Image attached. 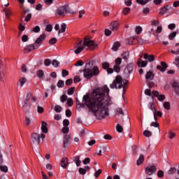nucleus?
<instances>
[{"label":"nucleus","instance_id":"1","mask_svg":"<svg viewBox=\"0 0 179 179\" xmlns=\"http://www.w3.org/2000/svg\"><path fill=\"white\" fill-rule=\"evenodd\" d=\"M110 89L107 85L94 90L92 99L85 95L83 101L88 107L89 111L93 113L96 118L101 120L108 117V106L111 104V98L108 96Z\"/></svg>","mask_w":179,"mask_h":179},{"label":"nucleus","instance_id":"2","mask_svg":"<svg viewBox=\"0 0 179 179\" xmlns=\"http://www.w3.org/2000/svg\"><path fill=\"white\" fill-rule=\"evenodd\" d=\"M90 68H92V69H90ZM83 73L84 78H86V79H92L93 76H99L100 70H99V67L96 66L93 67V62H90L86 64Z\"/></svg>","mask_w":179,"mask_h":179},{"label":"nucleus","instance_id":"3","mask_svg":"<svg viewBox=\"0 0 179 179\" xmlns=\"http://www.w3.org/2000/svg\"><path fill=\"white\" fill-rule=\"evenodd\" d=\"M129 82L127 80H122L120 76H117L113 82L110 85V89H122V94H125V85H128Z\"/></svg>","mask_w":179,"mask_h":179},{"label":"nucleus","instance_id":"4","mask_svg":"<svg viewBox=\"0 0 179 179\" xmlns=\"http://www.w3.org/2000/svg\"><path fill=\"white\" fill-rule=\"evenodd\" d=\"M66 13L75 15V11L72 10L68 6H61L57 10V14L59 15V16H65Z\"/></svg>","mask_w":179,"mask_h":179},{"label":"nucleus","instance_id":"5","mask_svg":"<svg viewBox=\"0 0 179 179\" xmlns=\"http://www.w3.org/2000/svg\"><path fill=\"white\" fill-rule=\"evenodd\" d=\"M40 138L41 139H43V140L45 139V134H41L40 136V134L36 132H34L31 134V138L32 143L34 145H40V142H41Z\"/></svg>","mask_w":179,"mask_h":179},{"label":"nucleus","instance_id":"6","mask_svg":"<svg viewBox=\"0 0 179 179\" xmlns=\"http://www.w3.org/2000/svg\"><path fill=\"white\" fill-rule=\"evenodd\" d=\"M83 45H84L85 48V47H88V48L90 50H94V48H97V44L94 43V41H92L87 38H84Z\"/></svg>","mask_w":179,"mask_h":179},{"label":"nucleus","instance_id":"7","mask_svg":"<svg viewBox=\"0 0 179 179\" xmlns=\"http://www.w3.org/2000/svg\"><path fill=\"white\" fill-rule=\"evenodd\" d=\"M157 170L156 166L155 165L148 166L145 168V174H147V176H153Z\"/></svg>","mask_w":179,"mask_h":179},{"label":"nucleus","instance_id":"8","mask_svg":"<svg viewBox=\"0 0 179 179\" xmlns=\"http://www.w3.org/2000/svg\"><path fill=\"white\" fill-rule=\"evenodd\" d=\"M82 44H83V41H80L77 43L76 46L75 47V48H76V50L74 51L75 54H80L85 50V46H82Z\"/></svg>","mask_w":179,"mask_h":179},{"label":"nucleus","instance_id":"9","mask_svg":"<svg viewBox=\"0 0 179 179\" xmlns=\"http://www.w3.org/2000/svg\"><path fill=\"white\" fill-rule=\"evenodd\" d=\"M55 30L58 31V34H61V33H65V31L66 30V24H65V23L62 24L60 29H59V25L58 24H57L55 26Z\"/></svg>","mask_w":179,"mask_h":179},{"label":"nucleus","instance_id":"10","mask_svg":"<svg viewBox=\"0 0 179 179\" xmlns=\"http://www.w3.org/2000/svg\"><path fill=\"white\" fill-rule=\"evenodd\" d=\"M36 48H38V46L36 47V45L33 44L27 45L24 49V52L25 54H29V52H31V51L36 50Z\"/></svg>","mask_w":179,"mask_h":179},{"label":"nucleus","instance_id":"11","mask_svg":"<svg viewBox=\"0 0 179 179\" xmlns=\"http://www.w3.org/2000/svg\"><path fill=\"white\" fill-rule=\"evenodd\" d=\"M169 68V65L165 62H162L161 65L157 66V69L160 72H166V69Z\"/></svg>","mask_w":179,"mask_h":179},{"label":"nucleus","instance_id":"12","mask_svg":"<svg viewBox=\"0 0 179 179\" xmlns=\"http://www.w3.org/2000/svg\"><path fill=\"white\" fill-rule=\"evenodd\" d=\"M152 94L155 97H157L159 101H164V99H166V96L160 94L157 91H152Z\"/></svg>","mask_w":179,"mask_h":179},{"label":"nucleus","instance_id":"13","mask_svg":"<svg viewBox=\"0 0 179 179\" xmlns=\"http://www.w3.org/2000/svg\"><path fill=\"white\" fill-rule=\"evenodd\" d=\"M31 107V105H30V102H29V100H24V105L22 106V108L24 113H29Z\"/></svg>","mask_w":179,"mask_h":179},{"label":"nucleus","instance_id":"14","mask_svg":"<svg viewBox=\"0 0 179 179\" xmlns=\"http://www.w3.org/2000/svg\"><path fill=\"white\" fill-rule=\"evenodd\" d=\"M118 27H120V22L117 21H114L110 23V29L112 30V31H115L118 30Z\"/></svg>","mask_w":179,"mask_h":179},{"label":"nucleus","instance_id":"15","mask_svg":"<svg viewBox=\"0 0 179 179\" xmlns=\"http://www.w3.org/2000/svg\"><path fill=\"white\" fill-rule=\"evenodd\" d=\"M142 57L143 56L141 55V58L137 61V65L139 66V68H145L148 65V61L142 60Z\"/></svg>","mask_w":179,"mask_h":179},{"label":"nucleus","instance_id":"16","mask_svg":"<svg viewBox=\"0 0 179 179\" xmlns=\"http://www.w3.org/2000/svg\"><path fill=\"white\" fill-rule=\"evenodd\" d=\"M69 141H71V136L66 134L63 140V146L64 148H68V145L70 143Z\"/></svg>","mask_w":179,"mask_h":179},{"label":"nucleus","instance_id":"17","mask_svg":"<svg viewBox=\"0 0 179 179\" xmlns=\"http://www.w3.org/2000/svg\"><path fill=\"white\" fill-rule=\"evenodd\" d=\"M47 35L45 34H42L35 41V44H41L45 40Z\"/></svg>","mask_w":179,"mask_h":179},{"label":"nucleus","instance_id":"18","mask_svg":"<svg viewBox=\"0 0 179 179\" xmlns=\"http://www.w3.org/2000/svg\"><path fill=\"white\" fill-rule=\"evenodd\" d=\"M48 125V124H47V122H42L41 129L42 132H43V134L48 133V128H47Z\"/></svg>","mask_w":179,"mask_h":179},{"label":"nucleus","instance_id":"19","mask_svg":"<svg viewBox=\"0 0 179 179\" xmlns=\"http://www.w3.org/2000/svg\"><path fill=\"white\" fill-rule=\"evenodd\" d=\"M155 78V74L152 71H148L145 74V79L147 80H153Z\"/></svg>","mask_w":179,"mask_h":179},{"label":"nucleus","instance_id":"20","mask_svg":"<svg viewBox=\"0 0 179 179\" xmlns=\"http://www.w3.org/2000/svg\"><path fill=\"white\" fill-rule=\"evenodd\" d=\"M144 59H148V62H153L155 61V55L145 54L143 56Z\"/></svg>","mask_w":179,"mask_h":179},{"label":"nucleus","instance_id":"21","mask_svg":"<svg viewBox=\"0 0 179 179\" xmlns=\"http://www.w3.org/2000/svg\"><path fill=\"white\" fill-rule=\"evenodd\" d=\"M143 162H145V156L143 155H140V157L136 162L137 166H141Z\"/></svg>","mask_w":179,"mask_h":179},{"label":"nucleus","instance_id":"22","mask_svg":"<svg viewBox=\"0 0 179 179\" xmlns=\"http://www.w3.org/2000/svg\"><path fill=\"white\" fill-rule=\"evenodd\" d=\"M132 71H134V63L129 64L125 69V71L127 72V73H131Z\"/></svg>","mask_w":179,"mask_h":179},{"label":"nucleus","instance_id":"23","mask_svg":"<svg viewBox=\"0 0 179 179\" xmlns=\"http://www.w3.org/2000/svg\"><path fill=\"white\" fill-rule=\"evenodd\" d=\"M172 87L173 89H174L175 92L176 93V94H178V90H179V84L177 82H174L172 84Z\"/></svg>","mask_w":179,"mask_h":179},{"label":"nucleus","instance_id":"24","mask_svg":"<svg viewBox=\"0 0 179 179\" xmlns=\"http://www.w3.org/2000/svg\"><path fill=\"white\" fill-rule=\"evenodd\" d=\"M61 166L63 169H66V166H68V158H63L61 161Z\"/></svg>","mask_w":179,"mask_h":179},{"label":"nucleus","instance_id":"25","mask_svg":"<svg viewBox=\"0 0 179 179\" xmlns=\"http://www.w3.org/2000/svg\"><path fill=\"white\" fill-rule=\"evenodd\" d=\"M175 47H176V50H171V54H173L174 55H178V54H179V43H176L175 45Z\"/></svg>","mask_w":179,"mask_h":179},{"label":"nucleus","instance_id":"26","mask_svg":"<svg viewBox=\"0 0 179 179\" xmlns=\"http://www.w3.org/2000/svg\"><path fill=\"white\" fill-rule=\"evenodd\" d=\"M120 47H121V43H120V42H115L113 44L112 50L113 51H118V48H120Z\"/></svg>","mask_w":179,"mask_h":179},{"label":"nucleus","instance_id":"27","mask_svg":"<svg viewBox=\"0 0 179 179\" xmlns=\"http://www.w3.org/2000/svg\"><path fill=\"white\" fill-rule=\"evenodd\" d=\"M73 162H76V164L77 166V167H79V166H80L82 162L80 161V157H79V156H76L73 158Z\"/></svg>","mask_w":179,"mask_h":179},{"label":"nucleus","instance_id":"28","mask_svg":"<svg viewBox=\"0 0 179 179\" xmlns=\"http://www.w3.org/2000/svg\"><path fill=\"white\" fill-rule=\"evenodd\" d=\"M122 59H124V61H128L129 59V52H124L122 55Z\"/></svg>","mask_w":179,"mask_h":179},{"label":"nucleus","instance_id":"29","mask_svg":"<svg viewBox=\"0 0 179 179\" xmlns=\"http://www.w3.org/2000/svg\"><path fill=\"white\" fill-rule=\"evenodd\" d=\"M143 135H144V136H145V138H150V136H152V131H150L149 130H145L143 132Z\"/></svg>","mask_w":179,"mask_h":179},{"label":"nucleus","instance_id":"30","mask_svg":"<svg viewBox=\"0 0 179 179\" xmlns=\"http://www.w3.org/2000/svg\"><path fill=\"white\" fill-rule=\"evenodd\" d=\"M177 172V169L176 167H171L169 169L168 171V174H169V176H171V174H174V173Z\"/></svg>","mask_w":179,"mask_h":179},{"label":"nucleus","instance_id":"31","mask_svg":"<svg viewBox=\"0 0 179 179\" xmlns=\"http://www.w3.org/2000/svg\"><path fill=\"white\" fill-rule=\"evenodd\" d=\"M167 8H169V6H166L162 8L161 9V10L159 11V15H164V14L167 13V10H169V9Z\"/></svg>","mask_w":179,"mask_h":179},{"label":"nucleus","instance_id":"32","mask_svg":"<svg viewBox=\"0 0 179 179\" xmlns=\"http://www.w3.org/2000/svg\"><path fill=\"white\" fill-rule=\"evenodd\" d=\"M131 12V8L129 7H125L123 10H122V13L127 16V15H128V13H129Z\"/></svg>","mask_w":179,"mask_h":179},{"label":"nucleus","instance_id":"33","mask_svg":"<svg viewBox=\"0 0 179 179\" xmlns=\"http://www.w3.org/2000/svg\"><path fill=\"white\" fill-rule=\"evenodd\" d=\"M149 108L152 110L153 114L155 115H156V107L155 106V103H150V107Z\"/></svg>","mask_w":179,"mask_h":179},{"label":"nucleus","instance_id":"34","mask_svg":"<svg viewBox=\"0 0 179 179\" xmlns=\"http://www.w3.org/2000/svg\"><path fill=\"white\" fill-rule=\"evenodd\" d=\"M116 131L117 132H119V134H121L122 131H124V129L122 127L121 124H117L116 125Z\"/></svg>","mask_w":179,"mask_h":179},{"label":"nucleus","instance_id":"35","mask_svg":"<svg viewBox=\"0 0 179 179\" xmlns=\"http://www.w3.org/2000/svg\"><path fill=\"white\" fill-rule=\"evenodd\" d=\"M178 33V32H177V31H173V33H171L169 36V40H174V37H176V36H177Z\"/></svg>","mask_w":179,"mask_h":179},{"label":"nucleus","instance_id":"36","mask_svg":"<svg viewBox=\"0 0 179 179\" xmlns=\"http://www.w3.org/2000/svg\"><path fill=\"white\" fill-rule=\"evenodd\" d=\"M55 111L56 113H61V111H62V107L59 105H56L55 106Z\"/></svg>","mask_w":179,"mask_h":179},{"label":"nucleus","instance_id":"37","mask_svg":"<svg viewBox=\"0 0 179 179\" xmlns=\"http://www.w3.org/2000/svg\"><path fill=\"white\" fill-rule=\"evenodd\" d=\"M67 93L69 96H72V94L75 93V87H71V88H69Z\"/></svg>","mask_w":179,"mask_h":179},{"label":"nucleus","instance_id":"38","mask_svg":"<svg viewBox=\"0 0 179 179\" xmlns=\"http://www.w3.org/2000/svg\"><path fill=\"white\" fill-rule=\"evenodd\" d=\"M164 108H165V110H170L171 108V106H170V102L169 101H166L164 103Z\"/></svg>","mask_w":179,"mask_h":179},{"label":"nucleus","instance_id":"39","mask_svg":"<svg viewBox=\"0 0 179 179\" xmlns=\"http://www.w3.org/2000/svg\"><path fill=\"white\" fill-rule=\"evenodd\" d=\"M157 177L158 178H163V177H164V171L162 170L158 171Z\"/></svg>","mask_w":179,"mask_h":179},{"label":"nucleus","instance_id":"40","mask_svg":"<svg viewBox=\"0 0 179 179\" xmlns=\"http://www.w3.org/2000/svg\"><path fill=\"white\" fill-rule=\"evenodd\" d=\"M0 170L3 172V173H8V166H0Z\"/></svg>","mask_w":179,"mask_h":179},{"label":"nucleus","instance_id":"41","mask_svg":"<svg viewBox=\"0 0 179 179\" xmlns=\"http://www.w3.org/2000/svg\"><path fill=\"white\" fill-rule=\"evenodd\" d=\"M57 38H52L49 40V44H50V45H54V44L57 43Z\"/></svg>","mask_w":179,"mask_h":179},{"label":"nucleus","instance_id":"42","mask_svg":"<svg viewBox=\"0 0 179 179\" xmlns=\"http://www.w3.org/2000/svg\"><path fill=\"white\" fill-rule=\"evenodd\" d=\"M52 65H53V66L55 68H58L59 66V62H58L57 59H54L52 62Z\"/></svg>","mask_w":179,"mask_h":179},{"label":"nucleus","instance_id":"43","mask_svg":"<svg viewBox=\"0 0 179 179\" xmlns=\"http://www.w3.org/2000/svg\"><path fill=\"white\" fill-rule=\"evenodd\" d=\"M68 75H69V71H66V69H63L62 71V76L63 78H65V77L68 76Z\"/></svg>","mask_w":179,"mask_h":179},{"label":"nucleus","instance_id":"44","mask_svg":"<svg viewBox=\"0 0 179 179\" xmlns=\"http://www.w3.org/2000/svg\"><path fill=\"white\" fill-rule=\"evenodd\" d=\"M135 31H136V34H141V33H142V27L137 26L136 27Z\"/></svg>","mask_w":179,"mask_h":179},{"label":"nucleus","instance_id":"45","mask_svg":"<svg viewBox=\"0 0 179 179\" xmlns=\"http://www.w3.org/2000/svg\"><path fill=\"white\" fill-rule=\"evenodd\" d=\"M64 86H65V83L64 82V80H59L57 83V87H64Z\"/></svg>","mask_w":179,"mask_h":179},{"label":"nucleus","instance_id":"46","mask_svg":"<svg viewBox=\"0 0 179 179\" xmlns=\"http://www.w3.org/2000/svg\"><path fill=\"white\" fill-rule=\"evenodd\" d=\"M115 65H121V64H122V59H121L120 57H117L115 60Z\"/></svg>","mask_w":179,"mask_h":179},{"label":"nucleus","instance_id":"47","mask_svg":"<svg viewBox=\"0 0 179 179\" xmlns=\"http://www.w3.org/2000/svg\"><path fill=\"white\" fill-rule=\"evenodd\" d=\"M113 71H115V72H117L118 73V72L121 71V67L119 65L115 64L113 66Z\"/></svg>","mask_w":179,"mask_h":179},{"label":"nucleus","instance_id":"48","mask_svg":"<svg viewBox=\"0 0 179 179\" xmlns=\"http://www.w3.org/2000/svg\"><path fill=\"white\" fill-rule=\"evenodd\" d=\"M68 100V96H66V94H63L61 97H60V101L62 103H65V101Z\"/></svg>","mask_w":179,"mask_h":179},{"label":"nucleus","instance_id":"49","mask_svg":"<svg viewBox=\"0 0 179 179\" xmlns=\"http://www.w3.org/2000/svg\"><path fill=\"white\" fill-rule=\"evenodd\" d=\"M102 68L103 69H108L110 68V64L108 62L102 63Z\"/></svg>","mask_w":179,"mask_h":179},{"label":"nucleus","instance_id":"50","mask_svg":"<svg viewBox=\"0 0 179 179\" xmlns=\"http://www.w3.org/2000/svg\"><path fill=\"white\" fill-rule=\"evenodd\" d=\"M37 76L39 77L40 78H43L44 76V71L43 70H39L37 71Z\"/></svg>","mask_w":179,"mask_h":179},{"label":"nucleus","instance_id":"51","mask_svg":"<svg viewBox=\"0 0 179 179\" xmlns=\"http://www.w3.org/2000/svg\"><path fill=\"white\" fill-rule=\"evenodd\" d=\"M33 96V94H31V92H27V98L25 100H28V102L30 101V99H31V96Z\"/></svg>","mask_w":179,"mask_h":179},{"label":"nucleus","instance_id":"52","mask_svg":"<svg viewBox=\"0 0 179 179\" xmlns=\"http://www.w3.org/2000/svg\"><path fill=\"white\" fill-rule=\"evenodd\" d=\"M67 104L69 107H72V106H73V100L71 98L68 99Z\"/></svg>","mask_w":179,"mask_h":179},{"label":"nucleus","instance_id":"53","mask_svg":"<svg viewBox=\"0 0 179 179\" xmlns=\"http://www.w3.org/2000/svg\"><path fill=\"white\" fill-rule=\"evenodd\" d=\"M52 64V62H51V59H46L44 62V64L46 66H50Z\"/></svg>","mask_w":179,"mask_h":179},{"label":"nucleus","instance_id":"54","mask_svg":"<svg viewBox=\"0 0 179 179\" xmlns=\"http://www.w3.org/2000/svg\"><path fill=\"white\" fill-rule=\"evenodd\" d=\"M79 173L81 174V176H85L86 174V169L83 168H80L78 169Z\"/></svg>","mask_w":179,"mask_h":179},{"label":"nucleus","instance_id":"55","mask_svg":"<svg viewBox=\"0 0 179 179\" xmlns=\"http://www.w3.org/2000/svg\"><path fill=\"white\" fill-rule=\"evenodd\" d=\"M76 104H77V108H81V107H85V105L80 103V101H79V99H76Z\"/></svg>","mask_w":179,"mask_h":179},{"label":"nucleus","instance_id":"56","mask_svg":"<svg viewBox=\"0 0 179 179\" xmlns=\"http://www.w3.org/2000/svg\"><path fill=\"white\" fill-rule=\"evenodd\" d=\"M37 112L38 113V114H43V113H44V108L40 106H38Z\"/></svg>","mask_w":179,"mask_h":179},{"label":"nucleus","instance_id":"57","mask_svg":"<svg viewBox=\"0 0 179 179\" xmlns=\"http://www.w3.org/2000/svg\"><path fill=\"white\" fill-rule=\"evenodd\" d=\"M62 132L63 134H68V132H69V127H64L62 129Z\"/></svg>","mask_w":179,"mask_h":179},{"label":"nucleus","instance_id":"58","mask_svg":"<svg viewBox=\"0 0 179 179\" xmlns=\"http://www.w3.org/2000/svg\"><path fill=\"white\" fill-rule=\"evenodd\" d=\"M24 123L26 125L29 126L30 125V124H31V120H30V118H29L28 117H26L24 120Z\"/></svg>","mask_w":179,"mask_h":179},{"label":"nucleus","instance_id":"59","mask_svg":"<svg viewBox=\"0 0 179 179\" xmlns=\"http://www.w3.org/2000/svg\"><path fill=\"white\" fill-rule=\"evenodd\" d=\"M26 78H21L20 79V86H21V87H23V85H24V83H26Z\"/></svg>","mask_w":179,"mask_h":179},{"label":"nucleus","instance_id":"60","mask_svg":"<svg viewBox=\"0 0 179 179\" xmlns=\"http://www.w3.org/2000/svg\"><path fill=\"white\" fill-rule=\"evenodd\" d=\"M46 31H52V24H48L45 28Z\"/></svg>","mask_w":179,"mask_h":179},{"label":"nucleus","instance_id":"61","mask_svg":"<svg viewBox=\"0 0 179 179\" xmlns=\"http://www.w3.org/2000/svg\"><path fill=\"white\" fill-rule=\"evenodd\" d=\"M100 174H101V169H99L98 171H96L94 173V177H96V178H97V177H99Z\"/></svg>","mask_w":179,"mask_h":179},{"label":"nucleus","instance_id":"62","mask_svg":"<svg viewBox=\"0 0 179 179\" xmlns=\"http://www.w3.org/2000/svg\"><path fill=\"white\" fill-rule=\"evenodd\" d=\"M63 125L64 127H68L69 125V120L67 119L64 120Z\"/></svg>","mask_w":179,"mask_h":179},{"label":"nucleus","instance_id":"63","mask_svg":"<svg viewBox=\"0 0 179 179\" xmlns=\"http://www.w3.org/2000/svg\"><path fill=\"white\" fill-rule=\"evenodd\" d=\"M89 163H90V158L87 157L83 160V164L86 165L89 164Z\"/></svg>","mask_w":179,"mask_h":179},{"label":"nucleus","instance_id":"64","mask_svg":"<svg viewBox=\"0 0 179 179\" xmlns=\"http://www.w3.org/2000/svg\"><path fill=\"white\" fill-rule=\"evenodd\" d=\"M30 19H31V13H29V14L25 17V21H26V22H30Z\"/></svg>","mask_w":179,"mask_h":179}]
</instances>
